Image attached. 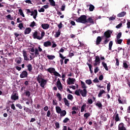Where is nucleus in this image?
Returning <instances> with one entry per match:
<instances>
[{
    "label": "nucleus",
    "instance_id": "393cba45",
    "mask_svg": "<svg viewBox=\"0 0 130 130\" xmlns=\"http://www.w3.org/2000/svg\"><path fill=\"white\" fill-rule=\"evenodd\" d=\"M61 109L60 108V107L59 106H56V111L57 113H60L61 112Z\"/></svg>",
    "mask_w": 130,
    "mask_h": 130
},
{
    "label": "nucleus",
    "instance_id": "864d4df0",
    "mask_svg": "<svg viewBox=\"0 0 130 130\" xmlns=\"http://www.w3.org/2000/svg\"><path fill=\"white\" fill-rule=\"evenodd\" d=\"M16 107H18V108H19V109H23V107L22 106V105H21L20 104H17L16 105Z\"/></svg>",
    "mask_w": 130,
    "mask_h": 130
},
{
    "label": "nucleus",
    "instance_id": "603ef678",
    "mask_svg": "<svg viewBox=\"0 0 130 130\" xmlns=\"http://www.w3.org/2000/svg\"><path fill=\"white\" fill-rule=\"evenodd\" d=\"M123 67L124 69H127V68H128V65L127 64V63H126V62H123Z\"/></svg>",
    "mask_w": 130,
    "mask_h": 130
},
{
    "label": "nucleus",
    "instance_id": "37998d69",
    "mask_svg": "<svg viewBox=\"0 0 130 130\" xmlns=\"http://www.w3.org/2000/svg\"><path fill=\"white\" fill-rule=\"evenodd\" d=\"M53 74L54 75V76H55L56 77H59V78H61V75H60V74H59V73H58L57 72H56V71H55V72H54Z\"/></svg>",
    "mask_w": 130,
    "mask_h": 130
},
{
    "label": "nucleus",
    "instance_id": "f8f14e48",
    "mask_svg": "<svg viewBox=\"0 0 130 130\" xmlns=\"http://www.w3.org/2000/svg\"><path fill=\"white\" fill-rule=\"evenodd\" d=\"M56 84L58 90L61 91V90H62V85H61V82H60V81H57Z\"/></svg>",
    "mask_w": 130,
    "mask_h": 130
},
{
    "label": "nucleus",
    "instance_id": "58836bf2",
    "mask_svg": "<svg viewBox=\"0 0 130 130\" xmlns=\"http://www.w3.org/2000/svg\"><path fill=\"white\" fill-rule=\"evenodd\" d=\"M91 115V114L90 113H86L84 114L83 116L86 118V119H88V118Z\"/></svg>",
    "mask_w": 130,
    "mask_h": 130
},
{
    "label": "nucleus",
    "instance_id": "09e8293b",
    "mask_svg": "<svg viewBox=\"0 0 130 130\" xmlns=\"http://www.w3.org/2000/svg\"><path fill=\"white\" fill-rule=\"evenodd\" d=\"M56 96L58 98L59 101H61V95L59 93H57Z\"/></svg>",
    "mask_w": 130,
    "mask_h": 130
},
{
    "label": "nucleus",
    "instance_id": "4c0bfd02",
    "mask_svg": "<svg viewBox=\"0 0 130 130\" xmlns=\"http://www.w3.org/2000/svg\"><path fill=\"white\" fill-rule=\"evenodd\" d=\"M60 36V30H58L54 35V37H56V38H57L59 37Z\"/></svg>",
    "mask_w": 130,
    "mask_h": 130
},
{
    "label": "nucleus",
    "instance_id": "c85d7f7f",
    "mask_svg": "<svg viewBox=\"0 0 130 130\" xmlns=\"http://www.w3.org/2000/svg\"><path fill=\"white\" fill-rule=\"evenodd\" d=\"M81 88L82 89H87V87L86 86V84L85 82L83 81H81Z\"/></svg>",
    "mask_w": 130,
    "mask_h": 130
},
{
    "label": "nucleus",
    "instance_id": "680f3d73",
    "mask_svg": "<svg viewBox=\"0 0 130 130\" xmlns=\"http://www.w3.org/2000/svg\"><path fill=\"white\" fill-rule=\"evenodd\" d=\"M50 115H51V112L50 110H48L47 113V117H50Z\"/></svg>",
    "mask_w": 130,
    "mask_h": 130
},
{
    "label": "nucleus",
    "instance_id": "5fc2aeb1",
    "mask_svg": "<svg viewBox=\"0 0 130 130\" xmlns=\"http://www.w3.org/2000/svg\"><path fill=\"white\" fill-rule=\"evenodd\" d=\"M110 87H111V85H110V82H109L107 86V89L108 91V92H109V91H110Z\"/></svg>",
    "mask_w": 130,
    "mask_h": 130
},
{
    "label": "nucleus",
    "instance_id": "9b49d317",
    "mask_svg": "<svg viewBox=\"0 0 130 130\" xmlns=\"http://www.w3.org/2000/svg\"><path fill=\"white\" fill-rule=\"evenodd\" d=\"M118 130H126V128L124 127L123 123H120L118 125Z\"/></svg>",
    "mask_w": 130,
    "mask_h": 130
},
{
    "label": "nucleus",
    "instance_id": "3c124183",
    "mask_svg": "<svg viewBox=\"0 0 130 130\" xmlns=\"http://www.w3.org/2000/svg\"><path fill=\"white\" fill-rule=\"evenodd\" d=\"M75 95H77V96H81V94H80V89L76 90L75 92Z\"/></svg>",
    "mask_w": 130,
    "mask_h": 130
},
{
    "label": "nucleus",
    "instance_id": "a19ab883",
    "mask_svg": "<svg viewBox=\"0 0 130 130\" xmlns=\"http://www.w3.org/2000/svg\"><path fill=\"white\" fill-rule=\"evenodd\" d=\"M120 96H119L118 97V101L119 103V104H124V103H126V102H123V101H122L121 100H120Z\"/></svg>",
    "mask_w": 130,
    "mask_h": 130
},
{
    "label": "nucleus",
    "instance_id": "ea45409f",
    "mask_svg": "<svg viewBox=\"0 0 130 130\" xmlns=\"http://www.w3.org/2000/svg\"><path fill=\"white\" fill-rule=\"evenodd\" d=\"M86 64L88 66L89 71L91 73V74H93V71H92V65L89 63H87Z\"/></svg>",
    "mask_w": 130,
    "mask_h": 130
},
{
    "label": "nucleus",
    "instance_id": "de8ad7c7",
    "mask_svg": "<svg viewBox=\"0 0 130 130\" xmlns=\"http://www.w3.org/2000/svg\"><path fill=\"white\" fill-rule=\"evenodd\" d=\"M122 41V39H117V41H116V44H121Z\"/></svg>",
    "mask_w": 130,
    "mask_h": 130
},
{
    "label": "nucleus",
    "instance_id": "7c9ffc66",
    "mask_svg": "<svg viewBox=\"0 0 130 130\" xmlns=\"http://www.w3.org/2000/svg\"><path fill=\"white\" fill-rule=\"evenodd\" d=\"M113 45V42L112 41H110L109 43V50H111Z\"/></svg>",
    "mask_w": 130,
    "mask_h": 130
},
{
    "label": "nucleus",
    "instance_id": "a18cd8bd",
    "mask_svg": "<svg viewBox=\"0 0 130 130\" xmlns=\"http://www.w3.org/2000/svg\"><path fill=\"white\" fill-rule=\"evenodd\" d=\"M85 83L87 85H91L92 84V80L91 79H87L85 81Z\"/></svg>",
    "mask_w": 130,
    "mask_h": 130
},
{
    "label": "nucleus",
    "instance_id": "f704fd0d",
    "mask_svg": "<svg viewBox=\"0 0 130 130\" xmlns=\"http://www.w3.org/2000/svg\"><path fill=\"white\" fill-rule=\"evenodd\" d=\"M94 9H95V7H94L93 5L90 4L89 8L90 12H93L94 11Z\"/></svg>",
    "mask_w": 130,
    "mask_h": 130
},
{
    "label": "nucleus",
    "instance_id": "aec40b11",
    "mask_svg": "<svg viewBox=\"0 0 130 130\" xmlns=\"http://www.w3.org/2000/svg\"><path fill=\"white\" fill-rule=\"evenodd\" d=\"M31 33V28L27 27L24 30V35H27V34H30Z\"/></svg>",
    "mask_w": 130,
    "mask_h": 130
},
{
    "label": "nucleus",
    "instance_id": "6e6d98bb",
    "mask_svg": "<svg viewBox=\"0 0 130 130\" xmlns=\"http://www.w3.org/2000/svg\"><path fill=\"white\" fill-rule=\"evenodd\" d=\"M121 32H120L118 34V35H117V39H120V38L121 37Z\"/></svg>",
    "mask_w": 130,
    "mask_h": 130
},
{
    "label": "nucleus",
    "instance_id": "c9c22d12",
    "mask_svg": "<svg viewBox=\"0 0 130 130\" xmlns=\"http://www.w3.org/2000/svg\"><path fill=\"white\" fill-rule=\"evenodd\" d=\"M87 105L86 104H83L81 107V112H84L85 111V108H86Z\"/></svg>",
    "mask_w": 130,
    "mask_h": 130
},
{
    "label": "nucleus",
    "instance_id": "a211bd4d",
    "mask_svg": "<svg viewBox=\"0 0 130 130\" xmlns=\"http://www.w3.org/2000/svg\"><path fill=\"white\" fill-rule=\"evenodd\" d=\"M101 41H102V38H101V37L100 36L98 37L96 41V45H99Z\"/></svg>",
    "mask_w": 130,
    "mask_h": 130
},
{
    "label": "nucleus",
    "instance_id": "412c9836",
    "mask_svg": "<svg viewBox=\"0 0 130 130\" xmlns=\"http://www.w3.org/2000/svg\"><path fill=\"white\" fill-rule=\"evenodd\" d=\"M117 113V111H116L115 112V121L117 122V121H120V119L119 118V114Z\"/></svg>",
    "mask_w": 130,
    "mask_h": 130
},
{
    "label": "nucleus",
    "instance_id": "72a5a7b5",
    "mask_svg": "<svg viewBox=\"0 0 130 130\" xmlns=\"http://www.w3.org/2000/svg\"><path fill=\"white\" fill-rule=\"evenodd\" d=\"M102 66L105 69L106 71H108V67H107V64L104 62H102Z\"/></svg>",
    "mask_w": 130,
    "mask_h": 130
},
{
    "label": "nucleus",
    "instance_id": "f257e3e1",
    "mask_svg": "<svg viewBox=\"0 0 130 130\" xmlns=\"http://www.w3.org/2000/svg\"><path fill=\"white\" fill-rule=\"evenodd\" d=\"M37 81L38 82L39 84H40L41 87H42L43 89H44V87L45 85L47 83V80L44 79L42 77V75H39L37 78Z\"/></svg>",
    "mask_w": 130,
    "mask_h": 130
},
{
    "label": "nucleus",
    "instance_id": "423d86ee",
    "mask_svg": "<svg viewBox=\"0 0 130 130\" xmlns=\"http://www.w3.org/2000/svg\"><path fill=\"white\" fill-rule=\"evenodd\" d=\"M80 93L82 97H87V89H79Z\"/></svg>",
    "mask_w": 130,
    "mask_h": 130
},
{
    "label": "nucleus",
    "instance_id": "7ed1b4c3",
    "mask_svg": "<svg viewBox=\"0 0 130 130\" xmlns=\"http://www.w3.org/2000/svg\"><path fill=\"white\" fill-rule=\"evenodd\" d=\"M77 23H82V24H86L87 23V16L81 15L78 18L76 19Z\"/></svg>",
    "mask_w": 130,
    "mask_h": 130
},
{
    "label": "nucleus",
    "instance_id": "c756f323",
    "mask_svg": "<svg viewBox=\"0 0 130 130\" xmlns=\"http://www.w3.org/2000/svg\"><path fill=\"white\" fill-rule=\"evenodd\" d=\"M63 101H64L65 105H66V106H70V103H69V101H68L67 98H64Z\"/></svg>",
    "mask_w": 130,
    "mask_h": 130
},
{
    "label": "nucleus",
    "instance_id": "4d7b16f0",
    "mask_svg": "<svg viewBox=\"0 0 130 130\" xmlns=\"http://www.w3.org/2000/svg\"><path fill=\"white\" fill-rule=\"evenodd\" d=\"M44 35H45V32L44 31H43L41 32V36L40 37V40H41V39H42L43 38V37H44Z\"/></svg>",
    "mask_w": 130,
    "mask_h": 130
},
{
    "label": "nucleus",
    "instance_id": "1a4fd4ad",
    "mask_svg": "<svg viewBox=\"0 0 130 130\" xmlns=\"http://www.w3.org/2000/svg\"><path fill=\"white\" fill-rule=\"evenodd\" d=\"M28 77V72L26 71H23L20 75L21 79H24V78H27Z\"/></svg>",
    "mask_w": 130,
    "mask_h": 130
},
{
    "label": "nucleus",
    "instance_id": "20e7f679",
    "mask_svg": "<svg viewBox=\"0 0 130 130\" xmlns=\"http://www.w3.org/2000/svg\"><path fill=\"white\" fill-rule=\"evenodd\" d=\"M75 82H76V79L71 78V77H69L67 80L68 85H74V84H75Z\"/></svg>",
    "mask_w": 130,
    "mask_h": 130
},
{
    "label": "nucleus",
    "instance_id": "bf43d9fd",
    "mask_svg": "<svg viewBox=\"0 0 130 130\" xmlns=\"http://www.w3.org/2000/svg\"><path fill=\"white\" fill-rule=\"evenodd\" d=\"M45 11V10L44 9V8H41L40 9H39L38 10V11L39 12V13H44V11Z\"/></svg>",
    "mask_w": 130,
    "mask_h": 130
},
{
    "label": "nucleus",
    "instance_id": "e433bc0d",
    "mask_svg": "<svg viewBox=\"0 0 130 130\" xmlns=\"http://www.w3.org/2000/svg\"><path fill=\"white\" fill-rule=\"evenodd\" d=\"M94 61L95 62H98L100 64L101 61H100V57H99V56H95V59Z\"/></svg>",
    "mask_w": 130,
    "mask_h": 130
},
{
    "label": "nucleus",
    "instance_id": "c03bdc74",
    "mask_svg": "<svg viewBox=\"0 0 130 130\" xmlns=\"http://www.w3.org/2000/svg\"><path fill=\"white\" fill-rule=\"evenodd\" d=\"M18 27L19 28L20 30H22L23 28L25 29V27H24V25L22 23H19L18 24Z\"/></svg>",
    "mask_w": 130,
    "mask_h": 130
},
{
    "label": "nucleus",
    "instance_id": "69168bd1",
    "mask_svg": "<svg viewBox=\"0 0 130 130\" xmlns=\"http://www.w3.org/2000/svg\"><path fill=\"white\" fill-rule=\"evenodd\" d=\"M122 26V23H120L119 24H118L117 26H116V28L117 29H119V28H120V27H121Z\"/></svg>",
    "mask_w": 130,
    "mask_h": 130
},
{
    "label": "nucleus",
    "instance_id": "8fccbe9b",
    "mask_svg": "<svg viewBox=\"0 0 130 130\" xmlns=\"http://www.w3.org/2000/svg\"><path fill=\"white\" fill-rule=\"evenodd\" d=\"M115 19H116V16H113L110 17L109 18V21H113V20H115Z\"/></svg>",
    "mask_w": 130,
    "mask_h": 130
},
{
    "label": "nucleus",
    "instance_id": "5701e85b",
    "mask_svg": "<svg viewBox=\"0 0 130 130\" xmlns=\"http://www.w3.org/2000/svg\"><path fill=\"white\" fill-rule=\"evenodd\" d=\"M95 105L99 107L100 109H102L103 107V105H102V104L100 101L97 102V103L95 104Z\"/></svg>",
    "mask_w": 130,
    "mask_h": 130
},
{
    "label": "nucleus",
    "instance_id": "4be33fe9",
    "mask_svg": "<svg viewBox=\"0 0 130 130\" xmlns=\"http://www.w3.org/2000/svg\"><path fill=\"white\" fill-rule=\"evenodd\" d=\"M47 71L50 74H54V72H55V69L53 68H50L47 69Z\"/></svg>",
    "mask_w": 130,
    "mask_h": 130
},
{
    "label": "nucleus",
    "instance_id": "2eb2a0df",
    "mask_svg": "<svg viewBox=\"0 0 130 130\" xmlns=\"http://www.w3.org/2000/svg\"><path fill=\"white\" fill-rule=\"evenodd\" d=\"M59 57H60V58H61L60 60V62L61 63V66H62V64H63V59H64L66 58V57H64L63 55H62V54L60 53H59Z\"/></svg>",
    "mask_w": 130,
    "mask_h": 130
},
{
    "label": "nucleus",
    "instance_id": "473e14b6",
    "mask_svg": "<svg viewBox=\"0 0 130 130\" xmlns=\"http://www.w3.org/2000/svg\"><path fill=\"white\" fill-rule=\"evenodd\" d=\"M24 95H25V96H26V97H30V96L31 95V93L30 91H26L24 92Z\"/></svg>",
    "mask_w": 130,
    "mask_h": 130
},
{
    "label": "nucleus",
    "instance_id": "dca6fc26",
    "mask_svg": "<svg viewBox=\"0 0 130 130\" xmlns=\"http://www.w3.org/2000/svg\"><path fill=\"white\" fill-rule=\"evenodd\" d=\"M41 27L44 29V30H47V29L49 28V24L47 23L42 24L41 25Z\"/></svg>",
    "mask_w": 130,
    "mask_h": 130
},
{
    "label": "nucleus",
    "instance_id": "a878e982",
    "mask_svg": "<svg viewBox=\"0 0 130 130\" xmlns=\"http://www.w3.org/2000/svg\"><path fill=\"white\" fill-rule=\"evenodd\" d=\"M60 114V116H61L62 117L63 116H66V115L67 114V111L66 110H62L61 111Z\"/></svg>",
    "mask_w": 130,
    "mask_h": 130
},
{
    "label": "nucleus",
    "instance_id": "39448f33",
    "mask_svg": "<svg viewBox=\"0 0 130 130\" xmlns=\"http://www.w3.org/2000/svg\"><path fill=\"white\" fill-rule=\"evenodd\" d=\"M11 99L12 100H14V101H16V100H19V94L17 92H13V93L11 96Z\"/></svg>",
    "mask_w": 130,
    "mask_h": 130
},
{
    "label": "nucleus",
    "instance_id": "b1692460",
    "mask_svg": "<svg viewBox=\"0 0 130 130\" xmlns=\"http://www.w3.org/2000/svg\"><path fill=\"white\" fill-rule=\"evenodd\" d=\"M26 68H27V71L28 72H32V70L33 68L32 67V64H28V66H27Z\"/></svg>",
    "mask_w": 130,
    "mask_h": 130
},
{
    "label": "nucleus",
    "instance_id": "774afa93",
    "mask_svg": "<svg viewBox=\"0 0 130 130\" xmlns=\"http://www.w3.org/2000/svg\"><path fill=\"white\" fill-rule=\"evenodd\" d=\"M58 28H59V29H61L62 28V23H59V24L58 25Z\"/></svg>",
    "mask_w": 130,
    "mask_h": 130
},
{
    "label": "nucleus",
    "instance_id": "f3484780",
    "mask_svg": "<svg viewBox=\"0 0 130 130\" xmlns=\"http://www.w3.org/2000/svg\"><path fill=\"white\" fill-rule=\"evenodd\" d=\"M22 59H23V58H22L21 57H17L15 59V62L18 64H20V63L22 62Z\"/></svg>",
    "mask_w": 130,
    "mask_h": 130
},
{
    "label": "nucleus",
    "instance_id": "052dcab7",
    "mask_svg": "<svg viewBox=\"0 0 130 130\" xmlns=\"http://www.w3.org/2000/svg\"><path fill=\"white\" fill-rule=\"evenodd\" d=\"M36 12H37V10H34V11H31L30 13V16H34L36 14Z\"/></svg>",
    "mask_w": 130,
    "mask_h": 130
},
{
    "label": "nucleus",
    "instance_id": "9d476101",
    "mask_svg": "<svg viewBox=\"0 0 130 130\" xmlns=\"http://www.w3.org/2000/svg\"><path fill=\"white\" fill-rule=\"evenodd\" d=\"M32 36L34 39H38V40H40V36H38V32H37V31L34 32Z\"/></svg>",
    "mask_w": 130,
    "mask_h": 130
},
{
    "label": "nucleus",
    "instance_id": "338daca9",
    "mask_svg": "<svg viewBox=\"0 0 130 130\" xmlns=\"http://www.w3.org/2000/svg\"><path fill=\"white\" fill-rule=\"evenodd\" d=\"M99 72V68L98 67H96L94 69V74H97Z\"/></svg>",
    "mask_w": 130,
    "mask_h": 130
},
{
    "label": "nucleus",
    "instance_id": "0e129e2a",
    "mask_svg": "<svg viewBox=\"0 0 130 130\" xmlns=\"http://www.w3.org/2000/svg\"><path fill=\"white\" fill-rule=\"evenodd\" d=\"M69 120H70V119H69V118H66L63 120V123H67V122H68V121H69Z\"/></svg>",
    "mask_w": 130,
    "mask_h": 130
},
{
    "label": "nucleus",
    "instance_id": "bb28decb",
    "mask_svg": "<svg viewBox=\"0 0 130 130\" xmlns=\"http://www.w3.org/2000/svg\"><path fill=\"white\" fill-rule=\"evenodd\" d=\"M49 2L50 6H52V7H55V2H54V0H49Z\"/></svg>",
    "mask_w": 130,
    "mask_h": 130
},
{
    "label": "nucleus",
    "instance_id": "ddd939ff",
    "mask_svg": "<svg viewBox=\"0 0 130 130\" xmlns=\"http://www.w3.org/2000/svg\"><path fill=\"white\" fill-rule=\"evenodd\" d=\"M43 45L45 47H49V46H51V42L49 41L45 42H44Z\"/></svg>",
    "mask_w": 130,
    "mask_h": 130
},
{
    "label": "nucleus",
    "instance_id": "cd10ccee",
    "mask_svg": "<svg viewBox=\"0 0 130 130\" xmlns=\"http://www.w3.org/2000/svg\"><path fill=\"white\" fill-rule=\"evenodd\" d=\"M47 57L48 58V59L52 60L53 59H54V58H55V56L52 55H48L47 56Z\"/></svg>",
    "mask_w": 130,
    "mask_h": 130
},
{
    "label": "nucleus",
    "instance_id": "6ab92c4d",
    "mask_svg": "<svg viewBox=\"0 0 130 130\" xmlns=\"http://www.w3.org/2000/svg\"><path fill=\"white\" fill-rule=\"evenodd\" d=\"M126 15V12L123 11L120 12L117 15L118 18H121L122 17H124V15Z\"/></svg>",
    "mask_w": 130,
    "mask_h": 130
},
{
    "label": "nucleus",
    "instance_id": "f03ea898",
    "mask_svg": "<svg viewBox=\"0 0 130 130\" xmlns=\"http://www.w3.org/2000/svg\"><path fill=\"white\" fill-rule=\"evenodd\" d=\"M113 31L108 30L107 31H105L104 34L105 37L106 39L104 41V44H107L108 42H109L110 40L108 38H110L111 37V34H112Z\"/></svg>",
    "mask_w": 130,
    "mask_h": 130
},
{
    "label": "nucleus",
    "instance_id": "13d9d810",
    "mask_svg": "<svg viewBox=\"0 0 130 130\" xmlns=\"http://www.w3.org/2000/svg\"><path fill=\"white\" fill-rule=\"evenodd\" d=\"M35 24H36V23L35 21H33L32 22H31L30 24L29 25L30 27H35Z\"/></svg>",
    "mask_w": 130,
    "mask_h": 130
},
{
    "label": "nucleus",
    "instance_id": "6e6552de",
    "mask_svg": "<svg viewBox=\"0 0 130 130\" xmlns=\"http://www.w3.org/2000/svg\"><path fill=\"white\" fill-rule=\"evenodd\" d=\"M30 51L31 52H35V56H36V57H37V56H38V55H39V51L38 49H37L36 48H35V49H34V48H31L30 49Z\"/></svg>",
    "mask_w": 130,
    "mask_h": 130
},
{
    "label": "nucleus",
    "instance_id": "79ce46f5",
    "mask_svg": "<svg viewBox=\"0 0 130 130\" xmlns=\"http://www.w3.org/2000/svg\"><path fill=\"white\" fill-rule=\"evenodd\" d=\"M19 13L20 16H22L23 18H25V15H24V13L23 12V10L22 9H19Z\"/></svg>",
    "mask_w": 130,
    "mask_h": 130
},
{
    "label": "nucleus",
    "instance_id": "4468645a",
    "mask_svg": "<svg viewBox=\"0 0 130 130\" xmlns=\"http://www.w3.org/2000/svg\"><path fill=\"white\" fill-rule=\"evenodd\" d=\"M93 17H90L88 18L87 19H86L87 23H90V24H94V20H93Z\"/></svg>",
    "mask_w": 130,
    "mask_h": 130
},
{
    "label": "nucleus",
    "instance_id": "0eeeda50",
    "mask_svg": "<svg viewBox=\"0 0 130 130\" xmlns=\"http://www.w3.org/2000/svg\"><path fill=\"white\" fill-rule=\"evenodd\" d=\"M22 53H23V56L24 57V60L28 61L30 60L29 58H28V54L27 53V51H26L25 50H23L22 51Z\"/></svg>",
    "mask_w": 130,
    "mask_h": 130
},
{
    "label": "nucleus",
    "instance_id": "49530a36",
    "mask_svg": "<svg viewBox=\"0 0 130 130\" xmlns=\"http://www.w3.org/2000/svg\"><path fill=\"white\" fill-rule=\"evenodd\" d=\"M67 98L69 99V100H72L74 99V96H73V95L69 94L67 96Z\"/></svg>",
    "mask_w": 130,
    "mask_h": 130
},
{
    "label": "nucleus",
    "instance_id": "2f4dec72",
    "mask_svg": "<svg viewBox=\"0 0 130 130\" xmlns=\"http://www.w3.org/2000/svg\"><path fill=\"white\" fill-rule=\"evenodd\" d=\"M104 93H106L105 91L104 90H101L99 94H98V97L99 98H100V97H102V94Z\"/></svg>",
    "mask_w": 130,
    "mask_h": 130
},
{
    "label": "nucleus",
    "instance_id": "e2e57ef3",
    "mask_svg": "<svg viewBox=\"0 0 130 130\" xmlns=\"http://www.w3.org/2000/svg\"><path fill=\"white\" fill-rule=\"evenodd\" d=\"M55 125L56 128H59V123L58 122H56L55 123Z\"/></svg>",
    "mask_w": 130,
    "mask_h": 130
}]
</instances>
